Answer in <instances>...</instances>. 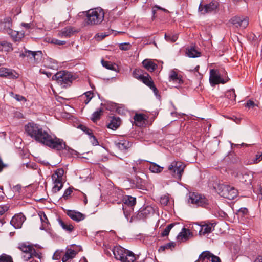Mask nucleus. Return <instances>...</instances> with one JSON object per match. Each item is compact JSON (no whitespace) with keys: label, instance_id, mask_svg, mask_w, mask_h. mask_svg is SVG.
Wrapping results in <instances>:
<instances>
[{"label":"nucleus","instance_id":"nucleus-3","mask_svg":"<svg viewBox=\"0 0 262 262\" xmlns=\"http://www.w3.org/2000/svg\"><path fill=\"white\" fill-rule=\"evenodd\" d=\"M229 79L226 73L222 70L217 69H211L210 70L209 82L211 86L220 83L225 84Z\"/></svg>","mask_w":262,"mask_h":262},{"label":"nucleus","instance_id":"nucleus-47","mask_svg":"<svg viewBox=\"0 0 262 262\" xmlns=\"http://www.w3.org/2000/svg\"><path fill=\"white\" fill-rule=\"evenodd\" d=\"M0 262H13L12 258L9 255L3 254L0 256Z\"/></svg>","mask_w":262,"mask_h":262},{"label":"nucleus","instance_id":"nucleus-55","mask_svg":"<svg viewBox=\"0 0 262 262\" xmlns=\"http://www.w3.org/2000/svg\"><path fill=\"white\" fill-rule=\"evenodd\" d=\"M90 139L91 140V142L92 144L93 145H98V142L97 139L92 134L90 136Z\"/></svg>","mask_w":262,"mask_h":262},{"label":"nucleus","instance_id":"nucleus-63","mask_svg":"<svg viewBox=\"0 0 262 262\" xmlns=\"http://www.w3.org/2000/svg\"><path fill=\"white\" fill-rule=\"evenodd\" d=\"M6 165L3 162L2 159L0 158V172H1Z\"/></svg>","mask_w":262,"mask_h":262},{"label":"nucleus","instance_id":"nucleus-16","mask_svg":"<svg viewBox=\"0 0 262 262\" xmlns=\"http://www.w3.org/2000/svg\"><path fill=\"white\" fill-rule=\"evenodd\" d=\"M217 4L216 2H211L209 4L204 6H203L201 4L199 6V10L201 12L204 11V12H202V14H204L205 13H208L213 11L217 8Z\"/></svg>","mask_w":262,"mask_h":262},{"label":"nucleus","instance_id":"nucleus-51","mask_svg":"<svg viewBox=\"0 0 262 262\" xmlns=\"http://www.w3.org/2000/svg\"><path fill=\"white\" fill-rule=\"evenodd\" d=\"M262 160V153L258 152L253 160V163H257Z\"/></svg>","mask_w":262,"mask_h":262},{"label":"nucleus","instance_id":"nucleus-62","mask_svg":"<svg viewBox=\"0 0 262 262\" xmlns=\"http://www.w3.org/2000/svg\"><path fill=\"white\" fill-rule=\"evenodd\" d=\"M254 102L251 100H249L246 103V106L248 107H251L254 106Z\"/></svg>","mask_w":262,"mask_h":262},{"label":"nucleus","instance_id":"nucleus-44","mask_svg":"<svg viewBox=\"0 0 262 262\" xmlns=\"http://www.w3.org/2000/svg\"><path fill=\"white\" fill-rule=\"evenodd\" d=\"M83 96L86 98V99L84 100V103L85 104H87L93 97L94 94L92 92L88 91L83 94Z\"/></svg>","mask_w":262,"mask_h":262},{"label":"nucleus","instance_id":"nucleus-60","mask_svg":"<svg viewBox=\"0 0 262 262\" xmlns=\"http://www.w3.org/2000/svg\"><path fill=\"white\" fill-rule=\"evenodd\" d=\"M211 262H221V260L218 256L213 255L211 258Z\"/></svg>","mask_w":262,"mask_h":262},{"label":"nucleus","instance_id":"nucleus-6","mask_svg":"<svg viewBox=\"0 0 262 262\" xmlns=\"http://www.w3.org/2000/svg\"><path fill=\"white\" fill-rule=\"evenodd\" d=\"M217 192L221 196L229 200H233L237 195V190L234 187L228 185L219 184Z\"/></svg>","mask_w":262,"mask_h":262},{"label":"nucleus","instance_id":"nucleus-10","mask_svg":"<svg viewBox=\"0 0 262 262\" xmlns=\"http://www.w3.org/2000/svg\"><path fill=\"white\" fill-rule=\"evenodd\" d=\"M122 202L125 205L129 208V210H127L126 208H125L124 206L123 205V213L127 221H128L130 216V212L133 210L132 207L136 204V199L134 197L126 195L123 198Z\"/></svg>","mask_w":262,"mask_h":262},{"label":"nucleus","instance_id":"nucleus-50","mask_svg":"<svg viewBox=\"0 0 262 262\" xmlns=\"http://www.w3.org/2000/svg\"><path fill=\"white\" fill-rule=\"evenodd\" d=\"M108 35V34L106 33H97L95 36V38L98 41H100Z\"/></svg>","mask_w":262,"mask_h":262},{"label":"nucleus","instance_id":"nucleus-56","mask_svg":"<svg viewBox=\"0 0 262 262\" xmlns=\"http://www.w3.org/2000/svg\"><path fill=\"white\" fill-rule=\"evenodd\" d=\"M142 213L145 214L147 213H150V212H153V209L150 206H147L145 209L142 210Z\"/></svg>","mask_w":262,"mask_h":262},{"label":"nucleus","instance_id":"nucleus-49","mask_svg":"<svg viewBox=\"0 0 262 262\" xmlns=\"http://www.w3.org/2000/svg\"><path fill=\"white\" fill-rule=\"evenodd\" d=\"M34 166H35V164L33 163L28 162L26 163H23L21 165L20 167L22 169L25 170L26 168L28 169H34Z\"/></svg>","mask_w":262,"mask_h":262},{"label":"nucleus","instance_id":"nucleus-4","mask_svg":"<svg viewBox=\"0 0 262 262\" xmlns=\"http://www.w3.org/2000/svg\"><path fill=\"white\" fill-rule=\"evenodd\" d=\"M52 79L56 80L62 87L66 88L70 85L75 77L70 72L62 71L57 73L53 76Z\"/></svg>","mask_w":262,"mask_h":262},{"label":"nucleus","instance_id":"nucleus-46","mask_svg":"<svg viewBox=\"0 0 262 262\" xmlns=\"http://www.w3.org/2000/svg\"><path fill=\"white\" fill-rule=\"evenodd\" d=\"M174 224L173 223L168 225L161 232V236L163 237L167 236L169 234L170 230L174 226Z\"/></svg>","mask_w":262,"mask_h":262},{"label":"nucleus","instance_id":"nucleus-41","mask_svg":"<svg viewBox=\"0 0 262 262\" xmlns=\"http://www.w3.org/2000/svg\"><path fill=\"white\" fill-rule=\"evenodd\" d=\"M133 76L134 78L141 80L144 75H143V71L140 69H135L133 71Z\"/></svg>","mask_w":262,"mask_h":262},{"label":"nucleus","instance_id":"nucleus-39","mask_svg":"<svg viewBox=\"0 0 262 262\" xmlns=\"http://www.w3.org/2000/svg\"><path fill=\"white\" fill-rule=\"evenodd\" d=\"M101 63L102 66L106 68L107 69L111 70L113 71H116V66L115 64H113L112 62L110 61H104V60H101Z\"/></svg>","mask_w":262,"mask_h":262},{"label":"nucleus","instance_id":"nucleus-11","mask_svg":"<svg viewBox=\"0 0 262 262\" xmlns=\"http://www.w3.org/2000/svg\"><path fill=\"white\" fill-rule=\"evenodd\" d=\"M105 13L101 7L91 9L79 13L78 16H104Z\"/></svg>","mask_w":262,"mask_h":262},{"label":"nucleus","instance_id":"nucleus-20","mask_svg":"<svg viewBox=\"0 0 262 262\" xmlns=\"http://www.w3.org/2000/svg\"><path fill=\"white\" fill-rule=\"evenodd\" d=\"M115 145L118 149L122 151L127 149L130 146L129 142L124 139L115 141Z\"/></svg>","mask_w":262,"mask_h":262},{"label":"nucleus","instance_id":"nucleus-1","mask_svg":"<svg viewBox=\"0 0 262 262\" xmlns=\"http://www.w3.org/2000/svg\"><path fill=\"white\" fill-rule=\"evenodd\" d=\"M25 133L36 142L57 150L67 149L65 142L62 139L51 135L40 125L29 122L25 125Z\"/></svg>","mask_w":262,"mask_h":262},{"label":"nucleus","instance_id":"nucleus-54","mask_svg":"<svg viewBox=\"0 0 262 262\" xmlns=\"http://www.w3.org/2000/svg\"><path fill=\"white\" fill-rule=\"evenodd\" d=\"M51 42L52 43H54V44H56V45H63L66 44V42L65 41L59 40L56 39H53L51 41Z\"/></svg>","mask_w":262,"mask_h":262},{"label":"nucleus","instance_id":"nucleus-18","mask_svg":"<svg viewBox=\"0 0 262 262\" xmlns=\"http://www.w3.org/2000/svg\"><path fill=\"white\" fill-rule=\"evenodd\" d=\"M195 227L199 230V235L201 236L210 233L212 231V226L211 224L204 225L203 226H199L196 224Z\"/></svg>","mask_w":262,"mask_h":262},{"label":"nucleus","instance_id":"nucleus-64","mask_svg":"<svg viewBox=\"0 0 262 262\" xmlns=\"http://www.w3.org/2000/svg\"><path fill=\"white\" fill-rule=\"evenodd\" d=\"M254 262H262V257H258L256 258Z\"/></svg>","mask_w":262,"mask_h":262},{"label":"nucleus","instance_id":"nucleus-12","mask_svg":"<svg viewBox=\"0 0 262 262\" xmlns=\"http://www.w3.org/2000/svg\"><path fill=\"white\" fill-rule=\"evenodd\" d=\"M229 22L236 27L246 28L249 24L248 17H231Z\"/></svg>","mask_w":262,"mask_h":262},{"label":"nucleus","instance_id":"nucleus-33","mask_svg":"<svg viewBox=\"0 0 262 262\" xmlns=\"http://www.w3.org/2000/svg\"><path fill=\"white\" fill-rule=\"evenodd\" d=\"M76 255V252L72 249H69L66 251L64 255L62 258V262H66L69 259L74 258Z\"/></svg>","mask_w":262,"mask_h":262},{"label":"nucleus","instance_id":"nucleus-40","mask_svg":"<svg viewBox=\"0 0 262 262\" xmlns=\"http://www.w3.org/2000/svg\"><path fill=\"white\" fill-rule=\"evenodd\" d=\"M178 38V35L176 34H165V38L166 41L174 42H175Z\"/></svg>","mask_w":262,"mask_h":262},{"label":"nucleus","instance_id":"nucleus-53","mask_svg":"<svg viewBox=\"0 0 262 262\" xmlns=\"http://www.w3.org/2000/svg\"><path fill=\"white\" fill-rule=\"evenodd\" d=\"M72 191V189H71L70 188H69L68 189H66L63 195V198L64 199H67L69 198V196L71 195Z\"/></svg>","mask_w":262,"mask_h":262},{"label":"nucleus","instance_id":"nucleus-14","mask_svg":"<svg viewBox=\"0 0 262 262\" xmlns=\"http://www.w3.org/2000/svg\"><path fill=\"white\" fill-rule=\"evenodd\" d=\"M25 220V217L22 214H17L15 215L10 221V224L15 229H19L21 227V226Z\"/></svg>","mask_w":262,"mask_h":262},{"label":"nucleus","instance_id":"nucleus-25","mask_svg":"<svg viewBox=\"0 0 262 262\" xmlns=\"http://www.w3.org/2000/svg\"><path fill=\"white\" fill-rule=\"evenodd\" d=\"M52 179L54 183L52 191L54 193H56L60 191L62 188L63 184L62 183V180L55 179V176H52Z\"/></svg>","mask_w":262,"mask_h":262},{"label":"nucleus","instance_id":"nucleus-57","mask_svg":"<svg viewBox=\"0 0 262 262\" xmlns=\"http://www.w3.org/2000/svg\"><path fill=\"white\" fill-rule=\"evenodd\" d=\"M119 48L122 50H128L129 48V45L126 43H122L119 46Z\"/></svg>","mask_w":262,"mask_h":262},{"label":"nucleus","instance_id":"nucleus-23","mask_svg":"<svg viewBox=\"0 0 262 262\" xmlns=\"http://www.w3.org/2000/svg\"><path fill=\"white\" fill-rule=\"evenodd\" d=\"M76 32L75 29L72 27H67L63 29L59 33L61 37H70Z\"/></svg>","mask_w":262,"mask_h":262},{"label":"nucleus","instance_id":"nucleus-37","mask_svg":"<svg viewBox=\"0 0 262 262\" xmlns=\"http://www.w3.org/2000/svg\"><path fill=\"white\" fill-rule=\"evenodd\" d=\"M59 224L64 230L68 232H71L73 230L74 227L73 225L69 223L64 222L62 220H59Z\"/></svg>","mask_w":262,"mask_h":262},{"label":"nucleus","instance_id":"nucleus-8","mask_svg":"<svg viewBox=\"0 0 262 262\" xmlns=\"http://www.w3.org/2000/svg\"><path fill=\"white\" fill-rule=\"evenodd\" d=\"M188 202L196 206L205 207L208 204V200L203 195L198 193H189Z\"/></svg>","mask_w":262,"mask_h":262},{"label":"nucleus","instance_id":"nucleus-17","mask_svg":"<svg viewBox=\"0 0 262 262\" xmlns=\"http://www.w3.org/2000/svg\"><path fill=\"white\" fill-rule=\"evenodd\" d=\"M12 25L11 17H5L3 20L0 23V30L5 31L8 33L11 30Z\"/></svg>","mask_w":262,"mask_h":262},{"label":"nucleus","instance_id":"nucleus-42","mask_svg":"<svg viewBox=\"0 0 262 262\" xmlns=\"http://www.w3.org/2000/svg\"><path fill=\"white\" fill-rule=\"evenodd\" d=\"M175 246V244L173 242L168 243L164 245H162L160 247L159 251L160 252H163L166 249H171Z\"/></svg>","mask_w":262,"mask_h":262},{"label":"nucleus","instance_id":"nucleus-31","mask_svg":"<svg viewBox=\"0 0 262 262\" xmlns=\"http://www.w3.org/2000/svg\"><path fill=\"white\" fill-rule=\"evenodd\" d=\"M134 123L136 126H142L145 123V119L142 114H136L134 117Z\"/></svg>","mask_w":262,"mask_h":262},{"label":"nucleus","instance_id":"nucleus-61","mask_svg":"<svg viewBox=\"0 0 262 262\" xmlns=\"http://www.w3.org/2000/svg\"><path fill=\"white\" fill-rule=\"evenodd\" d=\"M21 26L25 27L26 29H29L31 27L30 23H21Z\"/></svg>","mask_w":262,"mask_h":262},{"label":"nucleus","instance_id":"nucleus-27","mask_svg":"<svg viewBox=\"0 0 262 262\" xmlns=\"http://www.w3.org/2000/svg\"><path fill=\"white\" fill-rule=\"evenodd\" d=\"M143 67L149 72H152L157 68V65L150 59H145L143 61Z\"/></svg>","mask_w":262,"mask_h":262},{"label":"nucleus","instance_id":"nucleus-36","mask_svg":"<svg viewBox=\"0 0 262 262\" xmlns=\"http://www.w3.org/2000/svg\"><path fill=\"white\" fill-rule=\"evenodd\" d=\"M149 169L153 173H159L163 170V167L160 166L155 163L151 162Z\"/></svg>","mask_w":262,"mask_h":262},{"label":"nucleus","instance_id":"nucleus-52","mask_svg":"<svg viewBox=\"0 0 262 262\" xmlns=\"http://www.w3.org/2000/svg\"><path fill=\"white\" fill-rule=\"evenodd\" d=\"M11 95L13 96L18 101H26L25 98L19 95L14 94L13 93H11Z\"/></svg>","mask_w":262,"mask_h":262},{"label":"nucleus","instance_id":"nucleus-45","mask_svg":"<svg viewBox=\"0 0 262 262\" xmlns=\"http://www.w3.org/2000/svg\"><path fill=\"white\" fill-rule=\"evenodd\" d=\"M64 174V170L62 168L57 169L52 176H55V179L62 180Z\"/></svg>","mask_w":262,"mask_h":262},{"label":"nucleus","instance_id":"nucleus-43","mask_svg":"<svg viewBox=\"0 0 262 262\" xmlns=\"http://www.w3.org/2000/svg\"><path fill=\"white\" fill-rule=\"evenodd\" d=\"M45 66L50 69H55L57 67V64L54 60L50 59L45 61Z\"/></svg>","mask_w":262,"mask_h":262},{"label":"nucleus","instance_id":"nucleus-19","mask_svg":"<svg viewBox=\"0 0 262 262\" xmlns=\"http://www.w3.org/2000/svg\"><path fill=\"white\" fill-rule=\"evenodd\" d=\"M141 81L153 90L155 94H157L158 90L155 87L151 77L148 74H146V75H144Z\"/></svg>","mask_w":262,"mask_h":262},{"label":"nucleus","instance_id":"nucleus-5","mask_svg":"<svg viewBox=\"0 0 262 262\" xmlns=\"http://www.w3.org/2000/svg\"><path fill=\"white\" fill-rule=\"evenodd\" d=\"M18 248L21 251V257L24 260L28 261L34 257L38 258L40 260L41 253L36 252L32 246L21 244Z\"/></svg>","mask_w":262,"mask_h":262},{"label":"nucleus","instance_id":"nucleus-22","mask_svg":"<svg viewBox=\"0 0 262 262\" xmlns=\"http://www.w3.org/2000/svg\"><path fill=\"white\" fill-rule=\"evenodd\" d=\"M186 55L190 58H195L200 56L201 53L195 47H188L186 50Z\"/></svg>","mask_w":262,"mask_h":262},{"label":"nucleus","instance_id":"nucleus-2","mask_svg":"<svg viewBox=\"0 0 262 262\" xmlns=\"http://www.w3.org/2000/svg\"><path fill=\"white\" fill-rule=\"evenodd\" d=\"M113 252L115 258L121 262H135L138 257L132 251L120 246L114 247Z\"/></svg>","mask_w":262,"mask_h":262},{"label":"nucleus","instance_id":"nucleus-38","mask_svg":"<svg viewBox=\"0 0 262 262\" xmlns=\"http://www.w3.org/2000/svg\"><path fill=\"white\" fill-rule=\"evenodd\" d=\"M226 97L230 101L231 104H233L235 101L236 95L233 89L230 90L226 93Z\"/></svg>","mask_w":262,"mask_h":262},{"label":"nucleus","instance_id":"nucleus-21","mask_svg":"<svg viewBox=\"0 0 262 262\" xmlns=\"http://www.w3.org/2000/svg\"><path fill=\"white\" fill-rule=\"evenodd\" d=\"M104 17H85L84 25H95L103 21Z\"/></svg>","mask_w":262,"mask_h":262},{"label":"nucleus","instance_id":"nucleus-32","mask_svg":"<svg viewBox=\"0 0 262 262\" xmlns=\"http://www.w3.org/2000/svg\"><path fill=\"white\" fill-rule=\"evenodd\" d=\"M192 233L190 231L189 229L183 228L182 231L178 235V238L179 239H181L182 240H187L190 236H192Z\"/></svg>","mask_w":262,"mask_h":262},{"label":"nucleus","instance_id":"nucleus-58","mask_svg":"<svg viewBox=\"0 0 262 262\" xmlns=\"http://www.w3.org/2000/svg\"><path fill=\"white\" fill-rule=\"evenodd\" d=\"M8 209L7 206H0V215H3Z\"/></svg>","mask_w":262,"mask_h":262},{"label":"nucleus","instance_id":"nucleus-59","mask_svg":"<svg viewBox=\"0 0 262 262\" xmlns=\"http://www.w3.org/2000/svg\"><path fill=\"white\" fill-rule=\"evenodd\" d=\"M81 129L83 130L86 134L90 136L92 134V130L88 128L86 126H82Z\"/></svg>","mask_w":262,"mask_h":262},{"label":"nucleus","instance_id":"nucleus-26","mask_svg":"<svg viewBox=\"0 0 262 262\" xmlns=\"http://www.w3.org/2000/svg\"><path fill=\"white\" fill-rule=\"evenodd\" d=\"M121 124V120L119 117H113L107 125V127L112 130L117 129Z\"/></svg>","mask_w":262,"mask_h":262},{"label":"nucleus","instance_id":"nucleus-7","mask_svg":"<svg viewBox=\"0 0 262 262\" xmlns=\"http://www.w3.org/2000/svg\"><path fill=\"white\" fill-rule=\"evenodd\" d=\"M186 165L180 161H173L168 167V170L176 178L181 179Z\"/></svg>","mask_w":262,"mask_h":262},{"label":"nucleus","instance_id":"nucleus-13","mask_svg":"<svg viewBox=\"0 0 262 262\" xmlns=\"http://www.w3.org/2000/svg\"><path fill=\"white\" fill-rule=\"evenodd\" d=\"M18 76L19 74L13 70L4 67L0 68V77L9 79H16Z\"/></svg>","mask_w":262,"mask_h":262},{"label":"nucleus","instance_id":"nucleus-30","mask_svg":"<svg viewBox=\"0 0 262 262\" xmlns=\"http://www.w3.org/2000/svg\"><path fill=\"white\" fill-rule=\"evenodd\" d=\"M8 33L10 35L12 39L15 41L20 40L24 36V32H18L12 29Z\"/></svg>","mask_w":262,"mask_h":262},{"label":"nucleus","instance_id":"nucleus-34","mask_svg":"<svg viewBox=\"0 0 262 262\" xmlns=\"http://www.w3.org/2000/svg\"><path fill=\"white\" fill-rule=\"evenodd\" d=\"M39 215L42 224L40 229L42 230L47 229L48 227L49 221L46 215L44 212H41L39 213Z\"/></svg>","mask_w":262,"mask_h":262},{"label":"nucleus","instance_id":"nucleus-48","mask_svg":"<svg viewBox=\"0 0 262 262\" xmlns=\"http://www.w3.org/2000/svg\"><path fill=\"white\" fill-rule=\"evenodd\" d=\"M169 201V197L168 194H165L160 198V203L163 206H166Z\"/></svg>","mask_w":262,"mask_h":262},{"label":"nucleus","instance_id":"nucleus-28","mask_svg":"<svg viewBox=\"0 0 262 262\" xmlns=\"http://www.w3.org/2000/svg\"><path fill=\"white\" fill-rule=\"evenodd\" d=\"M13 50L12 45L6 41H0V51L9 52Z\"/></svg>","mask_w":262,"mask_h":262},{"label":"nucleus","instance_id":"nucleus-29","mask_svg":"<svg viewBox=\"0 0 262 262\" xmlns=\"http://www.w3.org/2000/svg\"><path fill=\"white\" fill-rule=\"evenodd\" d=\"M213 256V255L209 251H204L200 255L198 260L195 262H198L199 261L208 262L212 258Z\"/></svg>","mask_w":262,"mask_h":262},{"label":"nucleus","instance_id":"nucleus-15","mask_svg":"<svg viewBox=\"0 0 262 262\" xmlns=\"http://www.w3.org/2000/svg\"><path fill=\"white\" fill-rule=\"evenodd\" d=\"M67 214L71 219L76 222H80L85 219L84 214L75 210H69Z\"/></svg>","mask_w":262,"mask_h":262},{"label":"nucleus","instance_id":"nucleus-24","mask_svg":"<svg viewBox=\"0 0 262 262\" xmlns=\"http://www.w3.org/2000/svg\"><path fill=\"white\" fill-rule=\"evenodd\" d=\"M169 78V81H172L174 83L178 84H181L182 83L181 76L179 75L174 70H171L170 72Z\"/></svg>","mask_w":262,"mask_h":262},{"label":"nucleus","instance_id":"nucleus-9","mask_svg":"<svg viewBox=\"0 0 262 262\" xmlns=\"http://www.w3.org/2000/svg\"><path fill=\"white\" fill-rule=\"evenodd\" d=\"M19 56L20 57H27L29 58L33 63L38 64L42 60V53L41 51H32L25 49L24 52L21 53Z\"/></svg>","mask_w":262,"mask_h":262},{"label":"nucleus","instance_id":"nucleus-35","mask_svg":"<svg viewBox=\"0 0 262 262\" xmlns=\"http://www.w3.org/2000/svg\"><path fill=\"white\" fill-rule=\"evenodd\" d=\"M103 113V109L102 108H98L96 111L94 112L91 117V120L93 122H96L97 120H99L100 118V116Z\"/></svg>","mask_w":262,"mask_h":262}]
</instances>
